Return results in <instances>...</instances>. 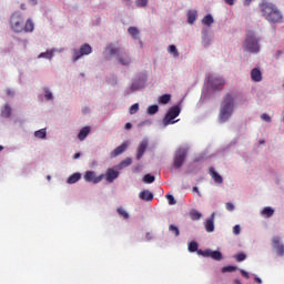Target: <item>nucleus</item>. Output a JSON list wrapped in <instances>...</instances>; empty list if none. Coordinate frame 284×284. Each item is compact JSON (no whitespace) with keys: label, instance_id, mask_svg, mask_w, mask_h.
Returning a JSON list of instances; mask_svg holds the SVG:
<instances>
[{"label":"nucleus","instance_id":"obj_1","mask_svg":"<svg viewBox=\"0 0 284 284\" xmlns=\"http://www.w3.org/2000/svg\"><path fill=\"white\" fill-rule=\"evenodd\" d=\"M260 8L265 17L266 21H271L272 23H278L283 19V14L281 11L276 9V6L270 2H262Z\"/></svg>","mask_w":284,"mask_h":284},{"label":"nucleus","instance_id":"obj_2","mask_svg":"<svg viewBox=\"0 0 284 284\" xmlns=\"http://www.w3.org/2000/svg\"><path fill=\"white\" fill-rule=\"evenodd\" d=\"M233 112H234V95L227 93L224 97V100L221 104L220 114H219L220 123H225V121H227V119L232 116Z\"/></svg>","mask_w":284,"mask_h":284},{"label":"nucleus","instance_id":"obj_3","mask_svg":"<svg viewBox=\"0 0 284 284\" xmlns=\"http://www.w3.org/2000/svg\"><path fill=\"white\" fill-rule=\"evenodd\" d=\"M243 48L245 52H251V54H258L261 52V44H258V39L254 36V31L246 32Z\"/></svg>","mask_w":284,"mask_h":284},{"label":"nucleus","instance_id":"obj_4","mask_svg":"<svg viewBox=\"0 0 284 284\" xmlns=\"http://www.w3.org/2000/svg\"><path fill=\"white\" fill-rule=\"evenodd\" d=\"M106 50H109V54H111V57L118 55V61L121 63V65H130V63H132V58H130V54H128L125 51H121L120 48L109 44Z\"/></svg>","mask_w":284,"mask_h":284},{"label":"nucleus","instance_id":"obj_5","mask_svg":"<svg viewBox=\"0 0 284 284\" xmlns=\"http://www.w3.org/2000/svg\"><path fill=\"white\" fill-rule=\"evenodd\" d=\"M185 159H187V149H178L173 158V168H175V170H181V168H183V163H185Z\"/></svg>","mask_w":284,"mask_h":284},{"label":"nucleus","instance_id":"obj_6","mask_svg":"<svg viewBox=\"0 0 284 284\" xmlns=\"http://www.w3.org/2000/svg\"><path fill=\"white\" fill-rule=\"evenodd\" d=\"M179 114H181V106L174 105V106L170 108L163 119V125H172V124L176 123V121H174V119H176V116H179Z\"/></svg>","mask_w":284,"mask_h":284},{"label":"nucleus","instance_id":"obj_7","mask_svg":"<svg viewBox=\"0 0 284 284\" xmlns=\"http://www.w3.org/2000/svg\"><path fill=\"white\" fill-rule=\"evenodd\" d=\"M10 24L13 32H23V16L20 12H14L11 16Z\"/></svg>","mask_w":284,"mask_h":284},{"label":"nucleus","instance_id":"obj_8","mask_svg":"<svg viewBox=\"0 0 284 284\" xmlns=\"http://www.w3.org/2000/svg\"><path fill=\"white\" fill-rule=\"evenodd\" d=\"M88 54H92V47L88 43H84L80 47L79 50H73L72 57L73 61H79L81 57H88Z\"/></svg>","mask_w":284,"mask_h":284},{"label":"nucleus","instance_id":"obj_9","mask_svg":"<svg viewBox=\"0 0 284 284\" xmlns=\"http://www.w3.org/2000/svg\"><path fill=\"white\" fill-rule=\"evenodd\" d=\"M103 174L97 176L94 171H87L83 175V179L87 183H93L97 185V183H101L103 181Z\"/></svg>","mask_w":284,"mask_h":284},{"label":"nucleus","instance_id":"obj_10","mask_svg":"<svg viewBox=\"0 0 284 284\" xmlns=\"http://www.w3.org/2000/svg\"><path fill=\"white\" fill-rule=\"evenodd\" d=\"M272 247L276 250V254H278V256L284 255V245L281 243V237L274 236L272 239Z\"/></svg>","mask_w":284,"mask_h":284},{"label":"nucleus","instance_id":"obj_11","mask_svg":"<svg viewBox=\"0 0 284 284\" xmlns=\"http://www.w3.org/2000/svg\"><path fill=\"white\" fill-rule=\"evenodd\" d=\"M104 178L108 183H114L115 179H119V171L114 169H108L106 173L103 174V179Z\"/></svg>","mask_w":284,"mask_h":284},{"label":"nucleus","instance_id":"obj_12","mask_svg":"<svg viewBox=\"0 0 284 284\" xmlns=\"http://www.w3.org/2000/svg\"><path fill=\"white\" fill-rule=\"evenodd\" d=\"M148 140L144 139L140 142L139 146H138V153H136V160L141 161V159H143V154H145V151L148 150Z\"/></svg>","mask_w":284,"mask_h":284},{"label":"nucleus","instance_id":"obj_13","mask_svg":"<svg viewBox=\"0 0 284 284\" xmlns=\"http://www.w3.org/2000/svg\"><path fill=\"white\" fill-rule=\"evenodd\" d=\"M209 83H211L212 88L216 90V88H221V85H225V79L221 77H209Z\"/></svg>","mask_w":284,"mask_h":284},{"label":"nucleus","instance_id":"obj_14","mask_svg":"<svg viewBox=\"0 0 284 284\" xmlns=\"http://www.w3.org/2000/svg\"><path fill=\"white\" fill-rule=\"evenodd\" d=\"M128 145H130L129 142H123L121 145H119L118 148H115L112 152H111V158L114 159L115 156H119L121 154H123V152H125L128 150Z\"/></svg>","mask_w":284,"mask_h":284},{"label":"nucleus","instance_id":"obj_15","mask_svg":"<svg viewBox=\"0 0 284 284\" xmlns=\"http://www.w3.org/2000/svg\"><path fill=\"white\" fill-rule=\"evenodd\" d=\"M251 79L255 83H260V81H263V73L261 72V69H258V68L252 69Z\"/></svg>","mask_w":284,"mask_h":284},{"label":"nucleus","instance_id":"obj_16","mask_svg":"<svg viewBox=\"0 0 284 284\" xmlns=\"http://www.w3.org/2000/svg\"><path fill=\"white\" fill-rule=\"evenodd\" d=\"M214 216L215 213H212L211 216L207 217L206 221L204 222L205 231L209 233L214 232Z\"/></svg>","mask_w":284,"mask_h":284},{"label":"nucleus","instance_id":"obj_17","mask_svg":"<svg viewBox=\"0 0 284 284\" xmlns=\"http://www.w3.org/2000/svg\"><path fill=\"white\" fill-rule=\"evenodd\" d=\"M139 199H141V201H154V194L148 190H143L140 192L139 194Z\"/></svg>","mask_w":284,"mask_h":284},{"label":"nucleus","instance_id":"obj_18","mask_svg":"<svg viewBox=\"0 0 284 284\" xmlns=\"http://www.w3.org/2000/svg\"><path fill=\"white\" fill-rule=\"evenodd\" d=\"M90 126L82 128L78 134L79 141H85V139H88V134H90Z\"/></svg>","mask_w":284,"mask_h":284},{"label":"nucleus","instance_id":"obj_19","mask_svg":"<svg viewBox=\"0 0 284 284\" xmlns=\"http://www.w3.org/2000/svg\"><path fill=\"white\" fill-rule=\"evenodd\" d=\"M210 175L215 181V183H223V178L216 172L214 168H210Z\"/></svg>","mask_w":284,"mask_h":284},{"label":"nucleus","instance_id":"obj_20","mask_svg":"<svg viewBox=\"0 0 284 284\" xmlns=\"http://www.w3.org/2000/svg\"><path fill=\"white\" fill-rule=\"evenodd\" d=\"M1 116L4 119H10L12 116V108H10V104H6L1 110Z\"/></svg>","mask_w":284,"mask_h":284},{"label":"nucleus","instance_id":"obj_21","mask_svg":"<svg viewBox=\"0 0 284 284\" xmlns=\"http://www.w3.org/2000/svg\"><path fill=\"white\" fill-rule=\"evenodd\" d=\"M78 181H81V173H73L68 178L67 183H69V185H72L74 183H78Z\"/></svg>","mask_w":284,"mask_h":284},{"label":"nucleus","instance_id":"obj_22","mask_svg":"<svg viewBox=\"0 0 284 284\" xmlns=\"http://www.w3.org/2000/svg\"><path fill=\"white\" fill-rule=\"evenodd\" d=\"M24 32H34V22H32V19H28L24 27H23Z\"/></svg>","mask_w":284,"mask_h":284},{"label":"nucleus","instance_id":"obj_23","mask_svg":"<svg viewBox=\"0 0 284 284\" xmlns=\"http://www.w3.org/2000/svg\"><path fill=\"white\" fill-rule=\"evenodd\" d=\"M128 32L132 37V39H139V34H141V32L139 31V29L136 27H130L128 29Z\"/></svg>","mask_w":284,"mask_h":284},{"label":"nucleus","instance_id":"obj_24","mask_svg":"<svg viewBox=\"0 0 284 284\" xmlns=\"http://www.w3.org/2000/svg\"><path fill=\"white\" fill-rule=\"evenodd\" d=\"M169 101H172V95L170 94H163L158 100V102L161 103L162 105H168Z\"/></svg>","mask_w":284,"mask_h":284},{"label":"nucleus","instance_id":"obj_25","mask_svg":"<svg viewBox=\"0 0 284 284\" xmlns=\"http://www.w3.org/2000/svg\"><path fill=\"white\" fill-rule=\"evenodd\" d=\"M202 23L210 28V26H212V23H214V18L212 17V14H207L203 18Z\"/></svg>","mask_w":284,"mask_h":284},{"label":"nucleus","instance_id":"obj_26","mask_svg":"<svg viewBox=\"0 0 284 284\" xmlns=\"http://www.w3.org/2000/svg\"><path fill=\"white\" fill-rule=\"evenodd\" d=\"M196 21V11H189L187 12V23L191 26Z\"/></svg>","mask_w":284,"mask_h":284},{"label":"nucleus","instance_id":"obj_27","mask_svg":"<svg viewBox=\"0 0 284 284\" xmlns=\"http://www.w3.org/2000/svg\"><path fill=\"white\" fill-rule=\"evenodd\" d=\"M262 214H264V216L270 219V216H274V209L266 206L263 209Z\"/></svg>","mask_w":284,"mask_h":284},{"label":"nucleus","instance_id":"obj_28","mask_svg":"<svg viewBox=\"0 0 284 284\" xmlns=\"http://www.w3.org/2000/svg\"><path fill=\"white\" fill-rule=\"evenodd\" d=\"M211 258H213V261H221L223 254L220 251H211Z\"/></svg>","mask_w":284,"mask_h":284},{"label":"nucleus","instance_id":"obj_29","mask_svg":"<svg viewBox=\"0 0 284 284\" xmlns=\"http://www.w3.org/2000/svg\"><path fill=\"white\" fill-rule=\"evenodd\" d=\"M47 134L48 133H47L45 129H40L34 132V136H37V139H45Z\"/></svg>","mask_w":284,"mask_h":284},{"label":"nucleus","instance_id":"obj_30","mask_svg":"<svg viewBox=\"0 0 284 284\" xmlns=\"http://www.w3.org/2000/svg\"><path fill=\"white\" fill-rule=\"evenodd\" d=\"M197 254H200L201 256H204L205 258H211L212 256V250L207 248L205 251L203 250H199Z\"/></svg>","mask_w":284,"mask_h":284},{"label":"nucleus","instance_id":"obj_31","mask_svg":"<svg viewBox=\"0 0 284 284\" xmlns=\"http://www.w3.org/2000/svg\"><path fill=\"white\" fill-rule=\"evenodd\" d=\"M54 57L53 51H47L39 54V59H52Z\"/></svg>","mask_w":284,"mask_h":284},{"label":"nucleus","instance_id":"obj_32","mask_svg":"<svg viewBox=\"0 0 284 284\" xmlns=\"http://www.w3.org/2000/svg\"><path fill=\"white\" fill-rule=\"evenodd\" d=\"M156 112H159V105H156V104L150 105L146 109L148 114L152 115V114H156Z\"/></svg>","mask_w":284,"mask_h":284},{"label":"nucleus","instance_id":"obj_33","mask_svg":"<svg viewBox=\"0 0 284 284\" xmlns=\"http://www.w3.org/2000/svg\"><path fill=\"white\" fill-rule=\"evenodd\" d=\"M169 54H173V57H179V50H176V45L171 44L168 49Z\"/></svg>","mask_w":284,"mask_h":284},{"label":"nucleus","instance_id":"obj_34","mask_svg":"<svg viewBox=\"0 0 284 284\" xmlns=\"http://www.w3.org/2000/svg\"><path fill=\"white\" fill-rule=\"evenodd\" d=\"M190 216H191L192 221H199L202 215L199 211L193 210L190 212Z\"/></svg>","mask_w":284,"mask_h":284},{"label":"nucleus","instance_id":"obj_35","mask_svg":"<svg viewBox=\"0 0 284 284\" xmlns=\"http://www.w3.org/2000/svg\"><path fill=\"white\" fill-rule=\"evenodd\" d=\"M237 267L236 266H224L222 267L221 272L222 274H227L232 272H236Z\"/></svg>","mask_w":284,"mask_h":284},{"label":"nucleus","instance_id":"obj_36","mask_svg":"<svg viewBox=\"0 0 284 284\" xmlns=\"http://www.w3.org/2000/svg\"><path fill=\"white\" fill-rule=\"evenodd\" d=\"M234 258L237 261V263H241L247 258V255H245V253H237L234 255Z\"/></svg>","mask_w":284,"mask_h":284},{"label":"nucleus","instance_id":"obj_37","mask_svg":"<svg viewBox=\"0 0 284 284\" xmlns=\"http://www.w3.org/2000/svg\"><path fill=\"white\" fill-rule=\"evenodd\" d=\"M189 252H199V243L196 242H191L189 244Z\"/></svg>","mask_w":284,"mask_h":284},{"label":"nucleus","instance_id":"obj_38","mask_svg":"<svg viewBox=\"0 0 284 284\" xmlns=\"http://www.w3.org/2000/svg\"><path fill=\"white\" fill-rule=\"evenodd\" d=\"M155 179L156 178H154V175L146 174V175H144L143 181H144V183H154Z\"/></svg>","mask_w":284,"mask_h":284},{"label":"nucleus","instance_id":"obj_39","mask_svg":"<svg viewBox=\"0 0 284 284\" xmlns=\"http://www.w3.org/2000/svg\"><path fill=\"white\" fill-rule=\"evenodd\" d=\"M169 232H172L174 234V236H179L181 234V232L179 231V229L174 224H171L169 226Z\"/></svg>","mask_w":284,"mask_h":284},{"label":"nucleus","instance_id":"obj_40","mask_svg":"<svg viewBox=\"0 0 284 284\" xmlns=\"http://www.w3.org/2000/svg\"><path fill=\"white\" fill-rule=\"evenodd\" d=\"M129 165H132L131 158H126L124 161H122L119 165V168H128Z\"/></svg>","mask_w":284,"mask_h":284},{"label":"nucleus","instance_id":"obj_41","mask_svg":"<svg viewBox=\"0 0 284 284\" xmlns=\"http://www.w3.org/2000/svg\"><path fill=\"white\" fill-rule=\"evenodd\" d=\"M116 212H118V214H120V216H123V219H130V214H128V213L123 210V207H119V209L116 210Z\"/></svg>","mask_w":284,"mask_h":284},{"label":"nucleus","instance_id":"obj_42","mask_svg":"<svg viewBox=\"0 0 284 284\" xmlns=\"http://www.w3.org/2000/svg\"><path fill=\"white\" fill-rule=\"evenodd\" d=\"M44 98L47 101H52L53 99L52 92H50V90L48 89H44Z\"/></svg>","mask_w":284,"mask_h":284},{"label":"nucleus","instance_id":"obj_43","mask_svg":"<svg viewBox=\"0 0 284 284\" xmlns=\"http://www.w3.org/2000/svg\"><path fill=\"white\" fill-rule=\"evenodd\" d=\"M129 112L130 114H136V112H139V103L131 105Z\"/></svg>","mask_w":284,"mask_h":284},{"label":"nucleus","instance_id":"obj_44","mask_svg":"<svg viewBox=\"0 0 284 284\" xmlns=\"http://www.w3.org/2000/svg\"><path fill=\"white\" fill-rule=\"evenodd\" d=\"M135 3L138 8H145V6H148V0H136Z\"/></svg>","mask_w":284,"mask_h":284},{"label":"nucleus","instance_id":"obj_45","mask_svg":"<svg viewBox=\"0 0 284 284\" xmlns=\"http://www.w3.org/2000/svg\"><path fill=\"white\" fill-rule=\"evenodd\" d=\"M166 199L169 201V205H176V200L174 199V195H166Z\"/></svg>","mask_w":284,"mask_h":284},{"label":"nucleus","instance_id":"obj_46","mask_svg":"<svg viewBox=\"0 0 284 284\" xmlns=\"http://www.w3.org/2000/svg\"><path fill=\"white\" fill-rule=\"evenodd\" d=\"M261 119H262V121H265L266 123L272 122V118L267 113L262 114Z\"/></svg>","mask_w":284,"mask_h":284},{"label":"nucleus","instance_id":"obj_47","mask_svg":"<svg viewBox=\"0 0 284 284\" xmlns=\"http://www.w3.org/2000/svg\"><path fill=\"white\" fill-rule=\"evenodd\" d=\"M225 207H226L227 212H234V204L227 202V203L225 204Z\"/></svg>","mask_w":284,"mask_h":284},{"label":"nucleus","instance_id":"obj_48","mask_svg":"<svg viewBox=\"0 0 284 284\" xmlns=\"http://www.w3.org/2000/svg\"><path fill=\"white\" fill-rule=\"evenodd\" d=\"M233 234H236V235L241 234V225H235L233 227Z\"/></svg>","mask_w":284,"mask_h":284},{"label":"nucleus","instance_id":"obj_49","mask_svg":"<svg viewBox=\"0 0 284 284\" xmlns=\"http://www.w3.org/2000/svg\"><path fill=\"white\" fill-rule=\"evenodd\" d=\"M240 272H241V275H242L244 278H250V273H247V271L240 270Z\"/></svg>","mask_w":284,"mask_h":284},{"label":"nucleus","instance_id":"obj_50","mask_svg":"<svg viewBox=\"0 0 284 284\" xmlns=\"http://www.w3.org/2000/svg\"><path fill=\"white\" fill-rule=\"evenodd\" d=\"M145 239H146V241H152V233L148 232L145 234Z\"/></svg>","mask_w":284,"mask_h":284},{"label":"nucleus","instance_id":"obj_51","mask_svg":"<svg viewBox=\"0 0 284 284\" xmlns=\"http://www.w3.org/2000/svg\"><path fill=\"white\" fill-rule=\"evenodd\" d=\"M281 54H283V51L278 50V51L275 53V59H281Z\"/></svg>","mask_w":284,"mask_h":284},{"label":"nucleus","instance_id":"obj_52","mask_svg":"<svg viewBox=\"0 0 284 284\" xmlns=\"http://www.w3.org/2000/svg\"><path fill=\"white\" fill-rule=\"evenodd\" d=\"M227 6H234V0H224Z\"/></svg>","mask_w":284,"mask_h":284},{"label":"nucleus","instance_id":"obj_53","mask_svg":"<svg viewBox=\"0 0 284 284\" xmlns=\"http://www.w3.org/2000/svg\"><path fill=\"white\" fill-rule=\"evenodd\" d=\"M124 128H125V130H132V123H130V122L126 123Z\"/></svg>","mask_w":284,"mask_h":284},{"label":"nucleus","instance_id":"obj_54","mask_svg":"<svg viewBox=\"0 0 284 284\" xmlns=\"http://www.w3.org/2000/svg\"><path fill=\"white\" fill-rule=\"evenodd\" d=\"M254 281L255 283H258V284L263 283V280H261V277H255Z\"/></svg>","mask_w":284,"mask_h":284},{"label":"nucleus","instance_id":"obj_55","mask_svg":"<svg viewBox=\"0 0 284 284\" xmlns=\"http://www.w3.org/2000/svg\"><path fill=\"white\" fill-rule=\"evenodd\" d=\"M81 158V153H75L74 155H73V159H80Z\"/></svg>","mask_w":284,"mask_h":284},{"label":"nucleus","instance_id":"obj_56","mask_svg":"<svg viewBox=\"0 0 284 284\" xmlns=\"http://www.w3.org/2000/svg\"><path fill=\"white\" fill-rule=\"evenodd\" d=\"M7 95H8V97H12V91L7 90Z\"/></svg>","mask_w":284,"mask_h":284},{"label":"nucleus","instance_id":"obj_57","mask_svg":"<svg viewBox=\"0 0 284 284\" xmlns=\"http://www.w3.org/2000/svg\"><path fill=\"white\" fill-rule=\"evenodd\" d=\"M193 192H196L199 194V186H194Z\"/></svg>","mask_w":284,"mask_h":284},{"label":"nucleus","instance_id":"obj_58","mask_svg":"<svg viewBox=\"0 0 284 284\" xmlns=\"http://www.w3.org/2000/svg\"><path fill=\"white\" fill-rule=\"evenodd\" d=\"M251 2H252V0H245L246 6H250Z\"/></svg>","mask_w":284,"mask_h":284},{"label":"nucleus","instance_id":"obj_59","mask_svg":"<svg viewBox=\"0 0 284 284\" xmlns=\"http://www.w3.org/2000/svg\"><path fill=\"white\" fill-rule=\"evenodd\" d=\"M21 10H26V4L20 6Z\"/></svg>","mask_w":284,"mask_h":284},{"label":"nucleus","instance_id":"obj_60","mask_svg":"<svg viewBox=\"0 0 284 284\" xmlns=\"http://www.w3.org/2000/svg\"><path fill=\"white\" fill-rule=\"evenodd\" d=\"M234 283L235 284H241V281L240 280H235Z\"/></svg>","mask_w":284,"mask_h":284},{"label":"nucleus","instance_id":"obj_61","mask_svg":"<svg viewBox=\"0 0 284 284\" xmlns=\"http://www.w3.org/2000/svg\"><path fill=\"white\" fill-rule=\"evenodd\" d=\"M0 152H3V145H0Z\"/></svg>","mask_w":284,"mask_h":284},{"label":"nucleus","instance_id":"obj_62","mask_svg":"<svg viewBox=\"0 0 284 284\" xmlns=\"http://www.w3.org/2000/svg\"><path fill=\"white\" fill-rule=\"evenodd\" d=\"M260 143H261V145H263V143H265V140L260 141Z\"/></svg>","mask_w":284,"mask_h":284},{"label":"nucleus","instance_id":"obj_63","mask_svg":"<svg viewBox=\"0 0 284 284\" xmlns=\"http://www.w3.org/2000/svg\"><path fill=\"white\" fill-rule=\"evenodd\" d=\"M48 181H50V179H52L50 175L47 176Z\"/></svg>","mask_w":284,"mask_h":284},{"label":"nucleus","instance_id":"obj_64","mask_svg":"<svg viewBox=\"0 0 284 284\" xmlns=\"http://www.w3.org/2000/svg\"><path fill=\"white\" fill-rule=\"evenodd\" d=\"M125 1H130V0H125Z\"/></svg>","mask_w":284,"mask_h":284}]
</instances>
